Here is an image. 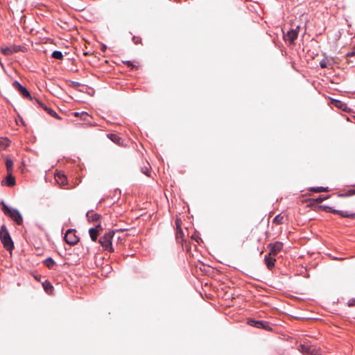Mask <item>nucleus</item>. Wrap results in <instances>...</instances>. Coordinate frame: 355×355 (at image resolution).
Segmentation results:
<instances>
[{
  "label": "nucleus",
  "mask_w": 355,
  "mask_h": 355,
  "mask_svg": "<svg viewBox=\"0 0 355 355\" xmlns=\"http://www.w3.org/2000/svg\"><path fill=\"white\" fill-rule=\"evenodd\" d=\"M2 211L10 218L17 225H21L23 223V218L20 212L15 208L8 206L4 201L1 202Z\"/></svg>",
  "instance_id": "obj_1"
},
{
  "label": "nucleus",
  "mask_w": 355,
  "mask_h": 355,
  "mask_svg": "<svg viewBox=\"0 0 355 355\" xmlns=\"http://www.w3.org/2000/svg\"><path fill=\"white\" fill-rule=\"evenodd\" d=\"M0 241L3 248L10 252L14 249V243L6 225H3L0 228Z\"/></svg>",
  "instance_id": "obj_2"
},
{
  "label": "nucleus",
  "mask_w": 355,
  "mask_h": 355,
  "mask_svg": "<svg viewBox=\"0 0 355 355\" xmlns=\"http://www.w3.org/2000/svg\"><path fill=\"white\" fill-rule=\"evenodd\" d=\"M114 237L115 232L114 231L106 232L103 236L100 237L99 243L104 250H107L110 252H114L112 242Z\"/></svg>",
  "instance_id": "obj_3"
},
{
  "label": "nucleus",
  "mask_w": 355,
  "mask_h": 355,
  "mask_svg": "<svg viewBox=\"0 0 355 355\" xmlns=\"http://www.w3.org/2000/svg\"><path fill=\"white\" fill-rule=\"evenodd\" d=\"M64 240L68 244L71 245H74L79 241V238L76 234L75 230L69 229L67 230L65 233Z\"/></svg>",
  "instance_id": "obj_4"
},
{
  "label": "nucleus",
  "mask_w": 355,
  "mask_h": 355,
  "mask_svg": "<svg viewBox=\"0 0 355 355\" xmlns=\"http://www.w3.org/2000/svg\"><path fill=\"white\" fill-rule=\"evenodd\" d=\"M300 26H297L295 28H291L284 34L285 41H288L291 44H294L299 34Z\"/></svg>",
  "instance_id": "obj_5"
},
{
  "label": "nucleus",
  "mask_w": 355,
  "mask_h": 355,
  "mask_svg": "<svg viewBox=\"0 0 355 355\" xmlns=\"http://www.w3.org/2000/svg\"><path fill=\"white\" fill-rule=\"evenodd\" d=\"M24 47L21 46L12 45L7 47H1L0 50L4 55L8 56L19 51H24Z\"/></svg>",
  "instance_id": "obj_6"
},
{
  "label": "nucleus",
  "mask_w": 355,
  "mask_h": 355,
  "mask_svg": "<svg viewBox=\"0 0 355 355\" xmlns=\"http://www.w3.org/2000/svg\"><path fill=\"white\" fill-rule=\"evenodd\" d=\"M248 324L252 327L266 330H272L270 324L266 321L256 320L253 319L248 320Z\"/></svg>",
  "instance_id": "obj_7"
},
{
  "label": "nucleus",
  "mask_w": 355,
  "mask_h": 355,
  "mask_svg": "<svg viewBox=\"0 0 355 355\" xmlns=\"http://www.w3.org/2000/svg\"><path fill=\"white\" fill-rule=\"evenodd\" d=\"M270 250V254L274 256L277 255L283 248V243L280 241L270 243L268 245Z\"/></svg>",
  "instance_id": "obj_8"
},
{
  "label": "nucleus",
  "mask_w": 355,
  "mask_h": 355,
  "mask_svg": "<svg viewBox=\"0 0 355 355\" xmlns=\"http://www.w3.org/2000/svg\"><path fill=\"white\" fill-rule=\"evenodd\" d=\"M13 87L17 90L21 96L31 99V96L28 89L21 85L17 80H15L12 83Z\"/></svg>",
  "instance_id": "obj_9"
},
{
  "label": "nucleus",
  "mask_w": 355,
  "mask_h": 355,
  "mask_svg": "<svg viewBox=\"0 0 355 355\" xmlns=\"http://www.w3.org/2000/svg\"><path fill=\"white\" fill-rule=\"evenodd\" d=\"M298 350L304 355H312L317 350L314 347L306 344H301Z\"/></svg>",
  "instance_id": "obj_10"
},
{
  "label": "nucleus",
  "mask_w": 355,
  "mask_h": 355,
  "mask_svg": "<svg viewBox=\"0 0 355 355\" xmlns=\"http://www.w3.org/2000/svg\"><path fill=\"white\" fill-rule=\"evenodd\" d=\"M35 101L37 102V105L42 107L44 110H46L51 116H53L56 119H60L59 115L57 114L55 111L52 110L50 107H48L44 103H42L41 101L38 100L37 98L35 99Z\"/></svg>",
  "instance_id": "obj_11"
},
{
  "label": "nucleus",
  "mask_w": 355,
  "mask_h": 355,
  "mask_svg": "<svg viewBox=\"0 0 355 355\" xmlns=\"http://www.w3.org/2000/svg\"><path fill=\"white\" fill-rule=\"evenodd\" d=\"M334 105L335 107L347 112H351V108L348 107L347 105L345 103L340 100H334Z\"/></svg>",
  "instance_id": "obj_12"
},
{
  "label": "nucleus",
  "mask_w": 355,
  "mask_h": 355,
  "mask_svg": "<svg viewBox=\"0 0 355 355\" xmlns=\"http://www.w3.org/2000/svg\"><path fill=\"white\" fill-rule=\"evenodd\" d=\"M264 260H265L267 268L269 270H272V268L275 266L276 259L275 258H272L268 255H266L264 257Z\"/></svg>",
  "instance_id": "obj_13"
},
{
  "label": "nucleus",
  "mask_w": 355,
  "mask_h": 355,
  "mask_svg": "<svg viewBox=\"0 0 355 355\" xmlns=\"http://www.w3.org/2000/svg\"><path fill=\"white\" fill-rule=\"evenodd\" d=\"M11 141L7 137H0V149L5 150L10 146Z\"/></svg>",
  "instance_id": "obj_14"
},
{
  "label": "nucleus",
  "mask_w": 355,
  "mask_h": 355,
  "mask_svg": "<svg viewBox=\"0 0 355 355\" xmlns=\"http://www.w3.org/2000/svg\"><path fill=\"white\" fill-rule=\"evenodd\" d=\"M55 180L61 187H64L67 184V178L64 174H58L55 176Z\"/></svg>",
  "instance_id": "obj_15"
},
{
  "label": "nucleus",
  "mask_w": 355,
  "mask_h": 355,
  "mask_svg": "<svg viewBox=\"0 0 355 355\" xmlns=\"http://www.w3.org/2000/svg\"><path fill=\"white\" fill-rule=\"evenodd\" d=\"M89 234L92 241H96L98 238V232L97 227H92L89 230Z\"/></svg>",
  "instance_id": "obj_16"
},
{
  "label": "nucleus",
  "mask_w": 355,
  "mask_h": 355,
  "mask_svg": "<svg viewBox=\"0 0 355 355\" xmlns=\"http://www.w3.org/2000/svg\"><path fill=\"white\" fill-rule=\"evenodd\" d=\"M337 214L343 218H352V219L355 218V213H349L347 211L338 210V212Z\"/></svg>",
  "instance_id": "obj_17"
},
{
  "label": "nucleus",
  "mask_w": 355,
  "mask_h": 355,
  "mask_svg": "<svg viewBox=\"0 0 355 355\" xmlns=\"http://www.w3.org/2000/svg\"><path fill=\"white\" fill-rule=\"evenodd\" d=\"M42 286L47 293H51L52 291H53V286H52L51 282L47 280L44 281L42 283Z\"/></svg>",
  "instance_id": "obj_18"
},
{
  "label": "nucleus",
  "mask_w": 355,
  "mask_h": 355,
  "mask_svg": "<svg viewBox=\"0 0 355 355\" xmlns=\"http://www.w3.org/2000/svg\"><path fill=\"white\" fill-rule=\"evenodd\" d=\"M43 263L49 269H52L56 265L55 261L51 257L44 259Z\"/></svg>",
  "instance_id": "obj_19"
},
{
  "label": "nucleus",
  "mask_w": 355,
  "mask_h": 355,
  "mask_svg": "<svg viewBox=\"0 0 355 355\" xmlns=\"http://www.w3.org/2000/svg\"><path fill=\"white\" fill-rule=\"evenodd\" d=\"M107 136L114 143L119 144V145L120 144L121 139L119 135H117L116 134H113V133H110V134H107Z\"/></svg>",
  "instance_id": "obj_20"
},
{
  "label": "nucleus",
  "mask_w": 355,
  "mask_h": 355,
  "mask_svg": "<svg viewBox=\"0 0 355 355\" xmlns=\"http://www.w3.org/2000/svg\"><path fill=\"white\" fill-rule=\"evenodd\" d=\"M6 182V185L8 187H12L15 184V178L11 175L10 173H9L7 175Z\"/></svg>",
  "instance_id": "obj_21"
},
{
  "label": "nucleus",
  "mask_w": 355,
  "mask_h": 355,
  "mask_svg": "<svg viewBox=\"0 0 355 355\" xmlns=\"http://www.w3.org/2000/svg\"><path fill=\"white\" fill-rule=\"evenodd\" d=\"M284 216L281 214H277L273 219V223L276 225H282L284 223Z\"/></svg>",
  "instance_id": "obj_22"
},
{
  "label": "nucleus",
  "mask_w": 355,
  "mask_h": 355,
  "mask_svg": "<svg viewBox=\"0 0 355 355\" xmlns=\"http://www.w3.org/2000/svg\"><path fill=\"white\" fill-rule=\"evenodd\" d=\"M176 225H177L176 239L178 240H179V239L182 240L184 233H183L182 228L180 227V225L178 223L177 221H176Z\"/></svg>",
  "instance_id": "obj_23"
},
{
  "label": "nucleus",
  "mask_w": 355,
  "mask_h": 355,
  "mask_svg": "<svg viewBox=\"0 0 355 355\" xmlns=\"http://www.w3.org/2000/svg\"><path fill=\"white\" fill-rule=\"evenodd\" d=\"M51 57L56 60H62L63 58V54L60 51H54L51 54Z\"/></svg>",
  "instance_id": "obj_24"
},
{
  "label": "nucleus",
  "mask_w": 355,
  "mask_h": 355,
  "mask_svg": "<svg viewBox=\"0 0 355 355\" xmlns=\"http://www.w3.org/2000/svg\"><path fill=\"white\" fill-rule=\"evenodd\" d=\"M6 169L7 171L10 173L12 170V167H13V162L12 159H10V158H6Z\"/></svg>",
  "instance_id": "obj_25"
},
{
  "label": "nucleus",
  "mask_w": 355,
  "mask_h": 355,
  "mask_svg": "<svg viewBox=\"0 0 355 355\" xmlns=\"http://www.w3.org/2000/svg\"><path fill=\"white\" fill-rule=\"evenodd\" d=\"M89 211L87 213V216L88 217L89 220H91L92 221H98L100 218L101 215L98 214H92V215L89 216Z\"/></svg>",
  "instance_id": "obj_26"
},
{
  "label": "nucleus",
  "mask_w": 355,
  "mask_h": 355,
  "mask_svg": "<svg viewBox=\"0 0 355 355\" xmlns=\"http://www.w3.org/2000/svg\"><path fill=\"white\" fill-rule=\"evenodd\" d=\"M311 191L316 193L328 191V187H317L311 189Z\"/></svg>",
  "instance_id": "obj_27"
},
{
  "label": "nucleus",
  "mask_w": 355,
  "mask_h": 355,
  "mask_svg": "<svg viewBox=\"0 0 355 355\" xmlns=\"http://www.w3.org/2000/svg\"><path fill=\"white\" fill-rule=\"evenodd\" d=\"M352 195H355V189H349L347 193L339 194L338 196L346 197V196H350Z\"/></svg>",
  "instance_id": "obj_28"
},
{
  "label": "nucleus",
  "mask_w": 355,
  "mask_h": 355,
  "mask_svg": "<svg viewBox=\"0 0 355 355\" xmlns=\"http://www.w3.org/2000/svg\"><path fill=\"white\" fill-rule=\"evenodd\" d=\"M329 196H320L319 197H318L317 198L314 199V201L317 203H320L322 202H323L324 200H327L329 198Z\"/></svg>",
  "instance_id": "obj_29"
},
{
  "label": "nucleus",
  "mask_w": 355,
  "mask_h": 355,
  "mask_svg": "<svg viewBox=\"0 0 355 355\" xmlns=\"http://www.w3.org/2000/svg\"><path fill=\"white\" fill-rule=\"evenodd\" d=\"M324 208L328 212L334 213L336 214H337L338 212V209H335L332 208L331 207L325 206Z\"/></svg>",
  "instance_id": "obj_30"
},
{
  "label": "nucleus",
  "mask_w": 355,
  "mask_h": 355,
  "mask_svg": "<svg viewBox=\"0 0 355 355\" xmlns=\"http://www.w3.org/2000/svg\"><path fill=\"white\" fill-rule=\"evenodd\" d=\"M320 66L322 69H325L328 67V62L326 60H322L320 62Z\"/></svg>",
  "instance_id": "obj_31"
},
{
  "label": "nucleus",
  "mask_w": 355,
  "mask_h": 355,
  "mask_svg": "<svg viewBox=\"0 0 355 355\" xmlns=\"http://www.w3.org/2000/svg\"><path fill=\"white\" fill-rule=\"evenodd\" d=\"M347 304H348L349 306H355V298L350 299L348 301Z\"/></svg>",
  "instance_id": "obj_32"
},
{
  "label": "nucleus",
  "mask_w": 355,
  "mask_h": 355,
  "mask_svg": "<svg viewBox=\"0 0 355 355\" xmlns=\"http://www.w3.org/2000/svg\"><path fill=\"white\" fill-rule=\"evenodd\" d=\"M74 115H75L76 116H78L80 115L82 117H83V116H88L87 113V112H80V113H79V112H75Z\"/></svg>",
  "instance_id": "obj_33"
},
{
  "label": "nucleus",
  "mask_w": 355,
  "mask_h": 355,
  "mask_svg": "<svg viewBox=\"0 0 355 355\" xmlns=\"http://www.w3.org/2000/svg\"><path fill=\"white\" fill-rule=\"evenodd\" d=\"M132 40H133L134 43L136 44H137L141 42V38L137 37L135 36H134L132 37Z\"/></svg>",
  "instance_id": "obj_34"
},
{
  "label": "nucleus",
  "mask_w": 355,
  "mask_h": 355,
  "mask_svg": "<svg viewBox=\"0 0 355 355\" xmlns=\"http://www.w3.org/2000/svg\"><path fill=\"white\" fill-rule=\"evenodd\" d=\"M124 63L126 64L128 67H133V64L131 61L128 60L124 62Z\"/></svg>",
  "instance_id": "obj_35"
},
{
  "label": "nucleus",
  "mask_w": 355,
  "mask_h": 355,
  "mask_svg": "<svg viewBox=\"0 0 355 355\" xmlns=\"http://www.w3.org/2000/svg\"><path fill=\"white\" fill-rule=\"evenodd\" d=\"M144 174L146 175H149L148 173L150 172L147 168H146V170L142 171Z\"/></svg>",
  "instance_id": "obj_36"
},
{
  "label": "nucleus",
  "mask_w": 355,
  "mask_h": 355,
  "mask_svg": "<svg viewBox=\"0 0 355 355\" xmlns=\"http://www.w3.org/2000/svg\"><path fill=\"white\" fill-rule=\"evenodd\" d=\"M73 85L74 86H79L80 84L78 82H72Z\"/></svg>",
  "instance_id": "obj_37"
},
{
  "label": "nucleus",
  "mask_w": 355,
  "mask_h": 355,
  "mask_svg": "<svg viewBox=\"0 0 355 355\" xmlns=\"http://www.w3.org/2000/svg\"><path fill=\"white\" fill-rule=\"evenodd\" d=\"M312 355H321V354H319V352H318V350L317 349V350L313 353V354H312Z\"/></svg>",
  "instance_id": "obj_38"
},
{
  "label": "nucleus",
  "mask_w": 355,
  "mask_h": 355,
  "mask_svg": "<svg viewBox=\"0 0 355 355\" xmlns=\"http://www.w3.org/2000/svg\"><path fill=\"white\" fill-rule=\"evenodd\" d=\"M105 49H106V46L105 45H103L102 50L104 51Z\"/></svg>",
  "instance_id": "obj_39"
},
{
  "label": "nucleus",
  "mask_w": 355,
  "mask_h": 355,
  "mask_svg": "<svg viewBox=\"0 0 355 355\" xmlns=\"http://www.w3.org/2000/svg\"><path fill=\"white\" fill-rule=\"evenodd\" d=\"M354 118H355V116H354Z\"/></svg>",
  "instance_id": "obj_40"
}]
</instances>
